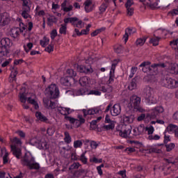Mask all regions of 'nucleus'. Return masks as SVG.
<instances>
[{
  "instance_id": "obj_52",
  "label": "nucleus",
  "mask_w": 178,
  "mask_h": 178,
  "mask_svg": "<svg viewBox=\"0 0 178 178\" xmlns=\"http://www.w3.org/2000/svg\"><path fill=\"white\" fill-rule=\"evenodd\" d=\"M80 161L84 163V165H87V159L86 157V153H83L80 156Z\"/></svg>"
},
{
  "instance_id": "obj_8",
  "label": "nucleus",
  "mask_w": 178,
  "mask_h": 178,
  "mask_svg": "<svg viewBox=\"0 0 178 178\" xmlns=\"http://www.w3.org/2000/svg\"><path fill=\"white\" fill-rule=\"evenodd\" d=\"M118 133L119 136H120V137H123V138H127V137H130V134L131 133V126H122V130H119Z\"/></svg>"
},
{
  "instance_id": "obj_63",
  "label": "nucleus",
  "mask_w": 178,
  "mask_h": 178,
  "mask_svg": "<svg viewBox=\"0 0 178 178\" xmlns=\"http://www.w3.org/2000/svg\"><path fill=\"white\" fill-rule=\"evenodd\" d=\"M159 138H161V136H159V135H149L148 136V140H159Z\"/></svg>"
},
{
  "instance_id": "obj_18",
  "label": "nucleus",
  "mask_w": 178,
  "mask_h": 178,
  "mask_svg": "<svg viewBox=\"0 0 178 178\" xmlns=\"http://www.w3.org/2000/svg\"><path fill=\"white\" fill-rule=\"evenodd\" d=\"M61 10L65 13L70 12V11L73 10V6L69 5L67 6V1L65 0L61 4Z\"/></svg>"
},
{
  "instance_id": "obj_38",
  "label": "nucleus",
  "mask_w": 178,
  "mask_h": 178,
  "mask_svg": "<svg viewBox=\"0 0 178 178\" xmlns=\"http://www.w3.org/2000/svg\"><path fill=\"white\" fill-rule=\"evenodd\" d=\"M67 30V26H66V24H61V26L59 29V33L60 34H64V35H65L66 34V31Z\"/></svg>"
},
{
  "instance_id": "obj_21",
  "label": "nucleus",
  "mask_w": 178,
  "mask_h": 178,
  "mask_svg": "<svg viewBox=\"0 0 178 178\" xmlns=\"http://www.w3.org/2000/svg\"><path fill=\"white\" fill-rule=\"evenodd\" d=\"M123 122L124 124H130V123H133V122H134V116L133 115H124Z\"/></svg>"
},
{
  "instance_id": "obj_39",
  "label": "nucleus",
  "mask_w": 178,
  "mask_h": 178,
  "mask_svg": "<svg viewBox=\"0 0 178 178\" xmlns=\"http://www.w3.org/2000/svg\"><path fill=\"white\" fill-rule=\"evenodd\" d=\"M175 147H176L175 143L165 144V148H166L167 152H170V151H172V149H173Z\"/></svg>"
},
{
  "instance_id": "obj_4",
  "label": "nucleus",
  "mask_w": 178,
  "mask_h": 178,
  "mask_svg": "<svg viewBox=\"0 0 178 178\" xmlns=\"http://www.w3.org/2000/svg\"><path fill=\"white\" fill-rule=\"evenodd\" d=\"M44 95L50 99H56L59 97V89L56 84H51L44 90Z\"/></svg>"
},
{
  "instance_id": "obj_54",
  "label": "nucleus",
  "mask_w": 178,
  "mask_h": 178,
  "mask_svg": "<svg viewBox=\"0 0 178 178\" xmlns=\"http://www.w3.org/2000/svg\"><path fill=\"white\" fill-rule=\"evenodd\" d=\"M137 67H132L131 70V74L129 75L130 79L133 78L136 72H137Z\"/></svg>"
},
{
  "instance_id": "obj_26",
  "label": "nucleus",
  "mask_w": 178,
  "mask_h": 178,
  "mask_svg": "<svg viewBox=\"0 0 178 178\" xmlns=\"http://www.w3.org/2000/svg\"><path fill=\"white\" fill-rule=\"evenodd\" d=\"M35 145H37V144H38V147L40 149H47V148H48V145L47 144V142H44V141H38V143L37 142H35Z\"/></svg>"
},
{
  "instance_id": "obj_12",
  "label": "nucleus",
  "mask_w": 178,
  "mask_h": 178,
  "mask_svg": "<svg viewBox=\"0 0 178 178\" xmlns=\"http://www.w3.org/2000/svg\"><path fill=\"white\" fill-rule=\"evenodd\" d=\"M9 22H10V18L8 13L1 14L0 26H6Z\"/></svg>"
},
{
  "instance_id": "obj_19",
  "label": "nucleus",
  "mask_w": 178,
  "mask_h": 178,
  "mask_svg": "<svg viewBox=\"0 0 178 178\" xmlns=\"http://www.w3.org/2000/svg\"><path fill=\"white\" fill-rule=\"evenodd\" d=\"M116 66H118V60H114L111 65V70L110 71V78L108 79L109 83H112V81H113V76L112 75V72L113 73H115V69H116Z\"/></svg>"
},
{
  "instance_id": "obj_58",
  "label": "nucleus",
  "mask_w": 178,
  "mask_h": 178,
  "mask_svg": "<svg viewBox=\"0 0 178 178\" xmlns=\"http://www.w3.org/2000/svg\"><path fill=\"white\" fill-rule=\"evenodd\" d=\"M44 51H46V52H49V54H51V52L54 51L53 44H49L48 47L45 48Z\"/></svg>"
},
{
  "instance_id": "obj_30",
  "label": "nucleus",
  "mask_w": 178,
  "mask_h": 178,
  "mask_svg": "<svg viewBox=\"0 0 178 178\" xmlns=\"http://www.w3.org/2000/svg\"><path fill=\"white\" fill-rule=\"evenodd\" d=\"M64 134H65V137H64L65 143H66V144H70V143H72V137L70 136V134L67 131H65Z\"/></svg>"
},
{
  "instance_id": "obj_35",
  "label": "nucleus",
  "mask_w": 178,
  "mask_h": 178,
  "mask_svg": "<svg viewBox=\"0 0 178 178\" xmlns=\"http://www.w3.org/2000/svg\"><path fill=\"white\" fill-rule=\"evenodd\" d=\"M79 19L77 17H68L64 19V23L67 24V23H74V22H77Z\"/></svg>"
},
{
  "instance_id": "obj_23",
  "label": "nucleus",
  "mask_w": 178,
  "mask_h": 178,
  "mask_svg": "<svg viewBox=\"0 0 178 178\" xmlns=\"http://www.w3.org/2000/svg\"><path fill=\"white\" fill-rule=\"evenodd\" d=\"M60 84L65 87H70L72 83H70V78L69 77H63L60 79Z\"/></svg>"
},
{
  "instance_id": "obj_37",
  "label": "nucleus",
  "mask_w": 178,
  "mask_h": 178,
  "mask_svg": "<svg viewBox=\"0 0 178 178\" xmlns=\"http://www.w3.org/2000/svg\"><path fill=\"white\" fill-rule=\"evenodd\" d=\"M10 141L13 144H16V145H22V140L17 137L10 139Z\"/></svg>"
},
{
  "instance_id": "obj_15",
  "label": "nucleus",
  "mask_w": 178,
  "mask_h": 178,
  "mask_svg": "<svg viewBox=\"0 0 178 178\" xmlns=\"http://www.w3.org/2000/svg\"><path fill=\"white\" fill-rule=\"evenodd\" d=\"M120 112H122V107L120 104H114L111 109L112 116H118V115H120Z\"/></svg>"
},
{
  "instance_id": "obj_55",
  "label": "nucleus",
  "mask_w": 178,
  "mask_h": 178,
  "mask_svg": "<svg viewBox=\"0 0 178 178\" xmlns=\"http://www.w3.org/2000/svg\"><path fill=\"white\" fill-rule=\"evenodd\" d=\"M165 162H168V163H172V165H175V163H177L178 162V159H165Z\"/></svg>"
},
{
  "instance_id": "obj_43",
  "label": "nucleus",
  "mask_w": 178,
  "mask_h": 178,
  "mask_svg": "<svg viewBox=\"0 0 178 178\" xmlns=\"http://www.w3.org/2000/svg\"><path fill=\"white\" fill-rule=\"evenodd\" d=\"M24 48L26 53L30 52V51H31V48H33V43L29 42L27 45H24Z\"/></svg>"
},
{
  "instance_id": "obj_7",
  "label": "nucleus",
  "mask_w": 178,
  "mask_h": 178,
  "mask_svg": "<svg viewBox=\"0 0 178 178\" xmlns=\"http://www.w3.org/2000/svg\"><path fill=\"white\" fill-rule=\"evenodd\" d=\"M22 16L24 19H29L30 16V10H31V1L22 0Z\"/></svg>"
},
{
  "instance_id": "obj_17",
  "label": "nucleus",
  "mask_w": 178,
  "mask_h": 178,
  "mask_svg": "<svg viewBox=\"0 0 178 178\" xmlns=\"http://www.w3.org/2000/svg\"><path fill=\"white\" fill-rule=\"evenodd\" d=\"M168 72L171 74H178V65L177 64H170L168 67Z\"/></svg>"
},
{
  "instance_id": "obj_48",
  "label": "nucleus",
  "mask_w": 178,
  "mask_h": 178,
  "mask_svg": "<svg viewBox=\"0 0 178 178\" xmlns=\"http://www.w3.org/2000/svg\"><path fill=\"white\" fill-rule=\"evenodd\" d=\"M114 49L116 54H122L123 51V47L122 45L115 46Z\"/></svg>"
},
{
  "instance_id": "obj_50",
  "label": "nucleus",
  "mask_w": 178,
  "mask_h": 178,
  "mask_svg": "<svg viewBox=\"0 0 178 178\" xmlns=\"http://www.w3.org/2000/svg\"><path fill=\"white\" fill-rule=\"evenodd\" d=\"M81 165H80V163H74L70 167V170H72L73 169H79Z\"/></svg>"
},
{
  "instance_id": "obj_33",
  "label": "nucleus",
  "mask_w": 178,
  "mask_h": 178,
  "mask_svg": "<svg viewBox=\"0 0 178 178\" xmlns=\"http://www.w3.org/2000/svg\"><path fill=\"white\" fill-rule=\"evenodd\" d=\"M137 129V131L138 132V134H135L136 136H141V134H143L144 133V130H145V126H144V124H140L138 127Z\"/></svg>"
},
{
  "instance_id": "obj_10",
  "label": "nucleus",
  "mask_w": 178,
  "mask_h": 178,
  "mask_svg": "<svg viewBox=\"0 0 178 178\" xmlns=\"http://www.w3.org/2000/svg\"><path fill=\"white\" fill-rule=\"evenodd\" d=\"M43 104L47 109H55L56 108V103L45 97L43 98Z\"/></svg>"
},
{
  "instance_id": "obj_59",
  "label": "nucleus",
  "mask_w": 178,
  "mask_h": 178,
  "mask_svg": "<svg viewBox=\"0 0 178 178\" xmlns=\"http://www.w3.org/2000/svg\"><path fill=\"white\" fill-rule=\"evenodd\" d=\"M154 109L156 111L159 115H160V113H163L165 111V109H163V107L162 106H157L154 108Z\"/></svg>"
},
{
  "instance_id": "obj_5",
  "label": "nucleus",
  "mask_w": 178,
  "mask_h": 178,
  "mask_svg": "<svg viewBox=\"0 0 178 178\" xmlns=\"http://www.w3.org/2000/svg\"><path fill=\"white\" fill-rule=\"evenodd\" d=\"M141 104V97L134 95L130 97L129 101V105L132 106L135 110H136L138 112H145V109L143 108V106H140Z\"/></svg>"
},
{
  "instance_id": "obj_44",
  "label": "nucleus",
  "mask_w": 178,
  "mask_h": 178,
  "mask_svg": "<svg viewBox=\"0 0 178 178\" xmlns=\"http://www.w3.org/2000/svg\"><path fill=\"white\" fill-rule=\"evenodd\" d=\"M90 27H91V24H89L86 26V29H83V30L81 31V35L88 34L89 31H90Z\"/></svg>"
},
{
  "instance_id": "obj_31",
  "label": "nucleus",
  "mask_w": 178,
  "mask_h": 178,
  "mask_svg": "<svg viewBox=\"0 0 178 178\" xmlns=\"http://www.w3.org/2000/svg\"><path fill=\"white\" fill-rule=\"evenodd\" d=\"M79 83L81 84V86H82V87L87 86V84L88 83V77L83 76L80 78Z\"/></svg>"
},
{
  "instance_id": "obj_46",
  "label": "nucleus",
  "mask_w": 178,
  "mask_h": 178,
  "mask_svg": "<svg viewBox=\"0 0 178 178\" xmlns=\"http://www.w3.org/2000/svg\"><path fill=\"white\" fill-rule=\"evenodd\" d=\"M78 119L79 123H78L77 127H80L81 124H84V123H86V119L83 118V115H79Z\"/></svg>"
},
{
  "instance_id": "obj_32",
  "label": "nucleus",
  "mask_w": 178,
  "mask_h": 178,
  "mask_svg": "<svg viewBox=\"0 0 178 178\" xmlns=\"http://www.w3.org/2000/svg\"><path fill=\"white\" fill-rule=\"evenodd\" d=\"M40 45L45 48L48 44H49V38H47V36H44L42 40L40 41Z\"/></svg>"
},
{
  "instance_id": "obj_34",
  "label": "nucleus",
  "mask_w": 178,
  "mask_h": 178,
  "mask_svg": "<svg viewBox=\"0 0 178 178\" xmlns=\"http://www.w3.org/2000/svg\"><path fill=\"white\" fill-rule=\"evenodd\" d=\"M108 8V3H103L99 8V15L105 13L106 11V9Z\"/></svg>"
},
{
  "instance_id": "obj_3",
  "label": "nucleus",
  "mask_w": 178,
  "mask_h": 178,
  "mask_svg": "<svg viewBox=\"0 0 178 178\" xmlns=\"http://www.w3.org/2000/svg\"><path fill=\"white\" fill-rule=\"evenodd\" d=\"M149 65H151V63L149 62H143L140 65V67H143L142 70L144 73H147V72L153 73V72H155V70H158V69H160L161 67H166L165 63H154L152 64L150 67Z\"/></svg>"
},
{
  "instance_id": "obj_36",
  "label": "nucleus",
  "mask_w": 178,
  "mask_h": 178,
  "mask_svg": "<svg viewBox=\"0 0 178 178\" xmlns=\"http://www.w3.org/2000/svg\"><path fill=\"white\" fill-rule=\"evenodd\" d=\"M147 39L145 38H139L136 40V44L138 47H143V45H144V44H145V41Z\"/></svg>"
},
{
  "instance_id": "obj_53",
  "label": "nucleus",
  "mask_w": 178,
  "mask_h": 178,
  "mask_svg": "<svg viewBox=\"0 0 178 178\" xmlns=\"http://www.w3.org/2000/svg\"><path fill=\"white\" fill-rule=\"evenodd\" d=\"M145 131H147L149 136H151L154 133V127L149 126V127H146Z\"/></svg>"
},
{
  "instance_id": "obj_9",
  "label": "nucleus",
  "mask_w": 178,
  "mask_h": 178,
  "mask_svg": "<svg viewBox=\"0 0 178 178\" xmlns=\"http://www.w3.org/2000/svg\"><path fill=\"white\" fill-rule=\"evenodd\" d=\"M165 81L167 88H170V90H176V88H178V80L172 78H166Z\"/></svg>"
},
{
  "instance_id": "obj_51",
  "label": "nucleus",
  "mask_w": 178,
  "mask_h": 178,
  "mask_svg": "<svg viewBox=\"0 0 178 178\" xmlns=\"http://www.w3.org/2000/svg\"><path fill=\"white\" fill-rule=\"evenodd\" d=\"M99 144H101V143H97L96 141L92 140L90 142V147L94 149H97V147H98V145H99Z\"/></svg>"
},
{
  "instance_id": "obj_57",
  "label": "nucleus",
  "mask_w": 178,
  "mask_h": 178,
  "mask_svg": "<svg viewBox=\"0 0 178 178\" xmlns=\"http://www.w3.org/2000/svg\"><path fill=\"white\" fill-rule=\"evenodd\" d=\"M105 123H108V124H115V122L111 120V117L108 115H106L105 118Z\"/></svg>"
},
{
  "instance_id": "obj_11",
  "label": "nucleus",
  "mask_w": 178,
  "mask_h": 178,
  "mask_svg": "<svg viewBox=\"0 0 178 178\" xmlns=\"http://www.w3.org/2000/svg\"><path fill=\"white\" fill-rule=\"evenodd\" d=\"M143 94L146 99L151 101V98H152L154 94V89L149 86H146L143 90Z\"/></svg>"
},
{
  "instance_id": "obj_13",
  "label": "nucleus",
  "mask_w": 178,
  "mask_h": 178,
  "mask_svg": "<svg viewBox=\"0 0 178 178\" xmlns=\"http://www.w3.org/2000/svg\"><path fill=\"white\" fill-rule=\"evenodd\" d=\"M77 70L79 72V73H85L86 74H88V73H92L93 70L92 68H91V66L88 65L84 66V65H78Z\"/></svg>"
},
{
  "instance_id": "obj_2",
  "label": "nucleus",
  "mask_w": 178,
  "mask_h": 178,
  "mask_svg": "<svg viewBox=\"0 0 178 178\" xmlns=\"http://www.w3.org/2000/svg\"><path fill=\"white\" fill-rule=\"evenodd\" d=\"M10 45H12V42L9 38H3L0 41V58H3V56H8L10 50Z\"/></svg>"
},
{
  "instance_id": "obj_60",
  "label": "nucleus",
  "mask_w": 178,
  "mask_h": 178,
  "mask_svg": "<svg viewBox=\"0 0 178 178\" xmlns=\"http://www.w3.org/2000/svg\"><path fill=\"white\" fill-rule=\"evenodd\" d=\"M67 73L70 76V77H75L76 74V72H74L73 70H67Z\"/></svg>"
},
{
  "instance_id": "obj_14",
  "label": "nucleus",
  "mask_w": 178,
  "mask_h": 178,
  "mask_svg": "<svg viewBox=\"0 0 178 178\" xmlns=\"http://www.w3.org/2000/svg\"><path fill=\"white\" fill-rule=\"evenodd\" d=\"M10 148L11 152H13L14 156H15L17 159H20V158L22 157V149L17 147L15 145H11Z\"/></svg>"
},
{
  "instance_id": "obj_64",
  "label": "nucleus",
  "mask_w": 178,
  "mask_h": 178,
  "mask_svg": "<svg viewBox=\"0 0 178 178\" xmlns=\"http://www.w3.org/2000/svg\"><path fill=\"white\" fill-rule=\"evenodd\" d=\"M89 94L92 95H101V92L99 90H90Z\"/></svg>"
},
{
  "instance_id": "obj_24",
  "label": "nucleus",
  "mask_w": 178,
  "mask_h": 178,
  "mask_svg": "<svg viewBox=\"0 0 178 178\" xmlns=\"http://www.w3.org/2000/svg\"><path fill=\"white\" fill-rule=\"evenodd\" d=\"M1 152H5V154L3 156V163L6 165V163L9 162V153L6 152V148L5 147L1 149Z\"/></svg>"
},
{
  "instance_id": "obj_40",
  "label": "nucleus",
  "mask_w": 178,
  "mask_h": 178,
  "mask_svg": "<svg viewBox=\"0 0 178 178\" xmlns=\"http://www.w3.org/2000/svg\"><path fill=\"white\" fill-rule=\"evenodd\" d=\"M83 147V142L80 140L74 142V148H81Z\"/></svg>"
},
{
  "instance_id": "obj_49",
  "label": "nucleus",
  "mask_w": 178,
  "mask_h": 178,
  "mask_svg": "<svg viewBox=\"0 0 178 178\" xmlns=\"http://www.w3.org/2000/svg\"><path fill=\"white\" fill-rule=\"evenodd\" d=\"M157 116H159V114L156 112V110L155 108L152 109L150 113V117L154 119Z\"/></svg>"
},
{
  "instance_id": "obj_22",
  "label": "nucleus",
  "mask_w": 178,
  "mask_h": 178,
  "mask_svg": "<svg viewBox=\"0 0 178 178\" xmlns=\"http://www.w3.org/2000/svg\"><path fill=\"white\" fill-rule=\"evenodd\" d=\"M21 30L19 28H13L10 30V35L13 37V38H17L19 37V34L20 33Z\"/></svg>"
},
{
  "instance_id": "obj_45",
  "label": "nucleus",
  "mask_w": 178,
  "mask_h": 178,
  "mask_svg": "<svg viewBox=\"0 0 178 178\" xmlns=\"http://www.w3.org/2000/svg\"><path fill=\"white\" fill-rule=\"evenodd\" d=\"M65 120H67V122H70V123H71L72 124H74V123H75L76 122H77L75 118H72V117H69V116H67V115H65Z\"/></svg>"
},
{
  "instance_id": "obj_27",
  "label": "nucleus",
  "mask_w": 178,
  "mask_h": 178,
  "mask_svg": "<svg viewBox=\"0 0 178 178\" xmlns=\"http://www.w3.org/2000/svg\"><path fill=\"white\" fill-rule=\"evenodd\" d=\"M35 116L38 120H40V122H47V120H48V118L42 115L41 112H36Z\"/></svg>"
},
{
  "instance_id": "obj_6",
  "label": "nucleus",
  "mask_w": 178,
  "mask_h": 178,
  "mask_svg": "<svg viewBox=\"0 0 178 178\" xmlns=\"http://www.w3.org/2000/svg\"><path fill=\"white\" fill-rule=\"evenodd\" d=\"M29 95L28 92H22L19 93V99L20 102H22V104H26V102L28 101L29 104H31L33 105L34 108L35 109H38L40 106H38V103L35 102V99H31V97H27Z\"/></svg>"
},
{
  "instance_id": "obj_62",
  "label": "nucleus",
  "mask_w": 178,
  "mask_h": 178,
  "mask_svg": "<svg viewBox=\"0 0 178 178\" xmlns=\"http://www.w3.org/2000/svg\"><path fill=\"white\" fill-rule=\"evenodd\" d=\"M127 10L128 16H133V15L134 13V8H127Z\"/></svg>"
},
{
  "instance_id": "obj_42",
  "label": "nucleus",
  "mask_w": 178,
  "mask_h": 178,
  "mask_svg": "<svg viewBox=\"0 0 178 178\" xmlns=\"http://www.w3.org/2000/svg\"><path fill=\"white\" fill-rule=\"evenodd\" d=\"M86 95V90L83 88L74 90V95Z\"/></svg>"
},
{
  "instance_id": "obj_41",
  "label": "nucleus",
  "mask_w": 178,
  "mask_h": 178,
  "mask_svg": "<svg viewBox=\"0 0 178 178\" xmlns=\"http://www.w3.org/2000/svg\"><path fill=\"white\" fill-rule=\"evenodd\" d=\"M58 112L60 113V115H63L64 116H67V113H66V108L65 107H58L57 108Z\"/></svg>"
},
{
  "instance_id": "obj_29",
  "label": "nucleus",
  "mask_w": 178,
  "mask_h": 178,
  "mask_svg": "<svg viewBox=\"0 0 178 178\" xmlns=\"http://www.w3.org/2000/svg\"><path fill=\"white\" fill-rule=\"evenodd\" d=\"M177 129H178L177 125L170 124L167 127V129L165 130L164 134H166V131L168 130V131H175V133L176 134V131H177Z\"/></svg>"
},
{
  "instance_id": "obj_20",
  "label": "nucleus",
  "mask_w": 178,
  "mask_h": 178,
  "mask_svg": "<svg viewBox=\"0 0 178 178\" xmlns=\"http://www.w3.org/2000/svg\"><path fill=\"white\" fill-rule=\"evenodd\" d=\"M136 33V29H125V34L123 36L125 43L129 40V34H134Z\"/></svg>"
},
{
  "instance_id": "obj_1",
  "label": "nucleus",
  "mask_w": 178,
  "mask_h": 178,
  "mask_svg": "<svg viewBox=\"0 0 178 178\" xmlns=\"http://www.w3.org/2000/svg\"><path fill=\"white\" fill-rule=\"evenodd\" d=\"M21 163L23 166H26L29 170H38L40 169V163L35 162V159L30 154H25L21 159Z\"/></svg>"
},
{
  "instance_id": "obj_61",
  "label": "nucleus",
  "mask_w": 178,
  "mask_h": 178,
  "mask_svg": "<svg viewBox=\"0 0 178 178\" xmlns=\"http://www.w3.org/2000/svg\"><path fill=\"white\" fill-rule=\"evenodd\" d=\"M47 22L50 24H52V23H55V22H56V17H55L54 16H51V17L47 18Z\"/></svg>"
},
{
  "instance_id": "obj_47",
  "label": "nucleus",
  "mask_w": 178,
  "mask_h": 178,
  "mask_svg": "<svg viewBox=\"0 0 178 178\" xmlns=\"http://www.w3.org/2000/svg\"><path fill=\"white\" fill-rule=\"evenodd\" d=\"M104 130H113L115 129V124H109L103 127Z\"/></svg>"
},
{
  "instance_id": "obj_28",
  "label": "nucleus",
  "mask_w": 178,
  "mask_h": 178,
  "mask_svg": "<svg viewBox=\"0 0 178 178\" xmlns=\"http://www.w3.org/2000/svg\"><path fill=\"white\" fill-rule=\"evenodd\" d=\"M159 40H161V38L154 36L150 39L149 43L152 44L154 47H156L159 45Z\"/></svg>"
},
{
  "instance_id": "obj_56",
  "label": "nucleus",
  "mask_w": 178,
  "mask_h": 178,
  "mask_svg": "<svg viewBox=\"0 0 178 178\" xmlns=\"http://www.w3.org/2000/svg\"><path fill=\"white\" fill-rule=\"evenodd\" d=\"M132 5H134V1H133V0H127V3H125V7L127 8H132Z\"/></svg>"
},
{
  "instance_id": "obj_16",
  "label": "nucleus",
  "mask_w": 178,
  "mask_h": 178,
  "mask_svg": "<svg viewBox=\"0 0 178 178\" xmlns=\"http://www.w3.org/2000/svg\"><path fill=\"white\" fill-rule=\"evenodd\" d=\"M83 116L84 118H86L87 115H97V113H99V109L97 108H90L88 111L86 109H83Z\"/></svg>"
},
{
  "instance_id": "obj_25",
  "label": "nucleus",
  "mask_w": 178,
  "mask_h": 178,
  "mask_svg": "<svg viewBox=\"0 0 178 178\" xmlns=\"http://www.w3.org/2000/svg\"><path fill=\"white\" fill-rule=\"evenodd\" d=\"M129 90H131V91H132V90H136V88H137V79L134 78L130 84L128 86Z\"/></svg>"
}]
</instances>
